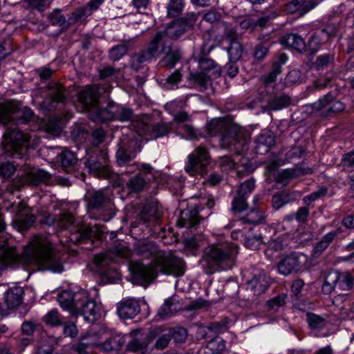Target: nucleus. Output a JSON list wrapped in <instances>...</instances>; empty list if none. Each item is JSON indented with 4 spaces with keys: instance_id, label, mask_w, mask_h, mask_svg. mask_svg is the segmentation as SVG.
Returning a JSON list of instances; mask_svg holds the SVG:
<instances>
[{
    "instance_id": "obj_1",
    "label": "nucleus",
    "mask_w": 354,
    "mask_h": 354,
    "mask_svg": "<svg viewBox=\"0 0 354 354\" xmlns=\"http://www.w3.org/2000/svg\"><path fill=\"white\" fill-rule=\"evenodd\" d=\"M134 250L142 258L152 259L147 265L139 261L130 262L129 270L134 284L147 287L155 281L158 272L177 277L184 274L183 261L170 252L160 250L153 241H138L135 244Z\"/></svg>"
},
{
    "instance_id": "obj_2",
    "label": "nucleus",
    "mask_w": 354,
    "mask_h": 354,
    "mask_svg": "<svg viewBox=\"0 0 354 354\" xmlns=\"http://www.w3.org/2000/svg\"><path fill=\"white\" fill-rule=\"evenodd\" d=\"M237 247L230 243L212 244L207 247L201 266L207 274L231 269L235 264Z\"/></svg>"
},
{
    "instance_id": "obj_3",
    "label": "nucleus",
    "mask_w": 354,
    "mask_h": 354,
    "mask_svg": "<svg viewBox=\"0 0 354 354\" xmlns=\"http://www.w3.org/2000/svg\"><path fill=\"white\" fill-rule=\"evenodd\" d=\"M24 261L29 265H36L40 270H50L61 272L63 266L59 258L53 250V245L46 240H38L26 248L24 253Z\"/></svg>"
},
{
    "instance_id": "obj_4",
    "label": "nucleus",
    "mask_w": 354,
    "mask_h": 354,
    "mask_svg": "<svg viewBox=\"0 0 354 354\" xmlns=\"http://www.w3.org/2000/svg\"><path fill=\"white\" fill-rule=\"evenodd\" d=\"M130 250L125 243H119L112 250L94 257V264L98 269L101 281L103 283H114L120 279V274L113 267L118 257L129 258Z\"/></svg>"
},
{
    "instance_id": "obj_5",
    "label": "nucleus",
    "mask_w": 354,
    "mask_h": 354,
    "mask_svg": "<svg viewBox=\"0 0 354 354\" xmlns=\"http://www.w3.org/2000/svg\"><path fill=\"white\" fill-rule=\"evenodd\" d=\"M74 216L64 212L58 215L57 228L61 230H68L66 232L69 241L75 244H80L91 241L96 235V230L84 225H74Z\"/></svg>"
},
{
    "instance_id": "obj_6",
    "label": "nucleus",
    "mask_w": 354,
    "mask_h": 354,
    "mask_svg": "<svg viewBox=\"0 0 354 354\" xmlns=\"http://www.w3.org/2000/svg\"><path fill=\"white\" fill-rule=\"evenodd\" d=\"M196 21V15L194 13L187 14L186 17L180 18L167 25L163 30L156 32L153 38L155 43L162 46V52L165 51L167 40H177L185 32L192 29Z\"/></svg>"
},
{
    "instance_id": "obj_7",
    "label": "nucleus",
    "mask_w": 354,
    "mask_h": 354,
    "mask_svg": "<svg viewBox=\"0 0 354 354\" xmlns=\"http://www.w3.org/2000/svg\"><path fill=\"white\" fill-rule=\"evenodd\" d=\"M89 213L97 214L104 221H109L115 215V206L108 194L104 190H91L84 196Z\"/></svg>"
},
{
    "instance_id": "obj_8",
    "label": "nucleus",
    "mask_w": 354,
    "mask_h": 354,
    "mask_svg": "<svg viewBox=\"0 0 354 354\" xmlns=\"http://www.w3.org/2000/svg\"><path fill=\"white\" fill-rule=\"evenodd\" d=\"M3 149L8 156L23 158L28 149L30 136L18 128H8L3 136Z\"/></svg>"
},
{
    "instance_id": "obj_9",
    "label": "nucleus",
    "mask_w": 354,
    "mask_h": 354,
    "mask_svg": "<svg viewBox=\"0 0 354 354\" xmlns=\"http://www.w3.org/2000/svg\"><path fill=\"white\" fill-rule=\"evenodd\" d=\"M141 138L136 133L131 132L129 135L123 136L118 144L115 152L116 163L120 167L129 165L130 170L124 171L125 174L133 172L137 166L135 164L129 165L136 157V153L140 150Z\"/></svg>"
},
{
    "instance_id": "obj_10",
    "label": "nucleus",
    "mask_w": 354,
    "mask_h": 354,
    "mask_svg": "<svg viewBox=\"0 0 354 354\" xmlns=\"http://www.w3.org/2000/svg\"><path fill=\"white\" fill-rule=\"evenodd\" d=\"M33 116L34 113L29 107L21 108V104L17 101L0 104V122L5 125L12 121L17 124H26Z\"/></svg>"
},
{
    "instance_id": "obj_11",
    "label": "nucleus",
    "mask_w": 354,
    "mask_h": 354,
    "mask_svg": "<svg viewBox=\"0 0 354 354\" xmlns=\"http://www.w3.org/2000/svg\"><path fill=\"white\" fill-rule=\"evenodd\" d=\"M353 286L354 277L351 272L331 270L325 277L322 291L327 295L332 292L346 293L352 290Z\"/></svg>"
},
{
    "instance_id": "obj_12",
    "label": "nucleus",
    "mask_w": 354,
    "mask_h": 354,
    "mask_svg": "<svg viewBox=\"0 0 354 354\" xmlns=\"http://www.w3.org/2000/svg\"><path fill=\"white\" fill-rule=\"evenodd\" d=\"M269 278L263 272L254 274L246 282L245 291L240 296L245 301V306L253 308L260 303L259 297L269 287Z\"/></svg>"
},
{
    "instance_id": "obj_13",
    "label": "nucleus",
    "mask_w": 354,
    "mask_h": 354,
    "mask_svg": "<svg viewBox=\"0 0 354 354\" xmlns=\"http://www.w3.org/2000/svg\"><path fill=\"white\" fill-rule=\"evenodd\" d=\"M44 92L46 93V97L39 106L46 114L55 111L59 104H64L66 102V89L60 83H48L44 88Z\"/></svg>"
},
{
    "instance_id": "obj_14",
    "label": "nucleus",
    "mask_w": 354,
    "mask_h": 354,
    "mask_svg": "<svg viewBox=\"0 0 354 354\" xmlns=\"http://www.w3.org/2000/svg\"><path fill=\"white\" fill-rule=\"evenodd\" d=\"M108 162V154L102 151L92 153L83 160V163L90 174L104 178H110L112 176Z\"/></svg>"
},
{
    "instance_id": "obj_15",
    "label": "nucleus",
    "mask_w": 354,
    "mask_h": 354,
    "mask_svg": "<svg viewBox=\"0 0 354 354\" xmlns=\"http://www.w3.org/2000/svg\"><path fill=\"white\" fill-rule=\"evenodd\" d=\"M209 162L210 155L207 149L204 146H199L188 156L185 170L192 176L203 175Z\"/></svg>"
},
{
    "instance_id": "obj_16",
    "label": "nucleus",
    "mask_w": 354,
    "mask_h": 354,
    "mask_svg": "<svg viewBox=\"0 0 354 354\" xmlns=\"http://www.w3.org/2000/svg\"><path fill=\"white\" fill-rule=\"evenodd\" d=\"M149 118H140L132 124L133 133L140 138L142 136H148V139H156L167 135L170 131V127L166 123L150 124Z\"/></svg>"
},
{
    "instance_id": "obj_17",
    "label": "nucleus",
    "mask_w": 354,
    "mask_h": 354,
    "mask_svg": "<svg viewBox=\"0 0 354 354\" xmlns=\"http://www.w3.org/2000/svg\"><path fill=\"white\" fill-rule=\"evenodd\" d=\"M220 142L223 148H243L248 142V133L241 127L232 122L222 133Z\"/></svg>"
},
{
    "instance_id": "obj_18",
    "label": "nucleus",
    "mask_w": 354,
    "mask_h": 354,
    "mask_svg": "<svg viewBox=\"0 0 354 354\" xmlns=\"http://www.w3.org/2000/svg\"><path fill=\"white\" fill-rule=\"evenodd\" d=\"M110 86L95 84L87 86L79 93L78 100L87 109H93L97 106L102 94L109 92Z\"/></svg>"
},
{
    "instance_id": "obj_19",
    "label": "nucleus",
    "mask_w": 354,
    "mask_h": 354,
    "mask_svg": "<svg viewBox=\"0 0 354 354\" xmlns=\"http://www.w3.org/2000/svg\"><path fill=\"white\" fill-rule=\"evenodd\" d=\"M305 259V256L301 254L291 253L277 263V270L284 276L297 274L302 270Z\"/></svg>"
},
{
    "instance_id": "obj_20",
    "label": "nucleus",
    "mask_w": 354,
    "mask_h": 354,
    "mask_svg": "<svg viewBox=\"0 0 354 354\" xmlns=\"http://www.w3.org/2000/svg\"><path fill=\"white\" fill-rule=\"evenodd\" d=\"M131 339L128 342L127 348L133 353H145L151 341L155 337V333L151 331L145 334L141 329H135L129 333Z\"/></svg>"
},
{
    "instance_id": "obj_21",
    "label": "nucleus",
    "mask_w": 354,
    "mask_h": 354,
    "mask_svg": "<svg viewBox=\"0 0 354 354\" xmlns=\"http://www.w3.org/2000/svg\"><path fill=\"white\" fill-rule=\"evenodd\" d=\"M84 297L76 304L73 316L82 315L88 322H94L98 316V310L94 300L90 299L87 292L82 290Z\"/></svg>"
},
{
    "instance_id": "obj_22",
    "label": "nucleus",
    "mask_w": 354,
    "mask_h": 354,
    "mask_svg": "<svg viewBox=\"0 0 354 354\" xmlns=\"http://www.w3.org/2000/svg\"><path fill=\"white\" fill-rule=\"evenodd\" d=\"M315 107L321 111V115L325 118L334 117L345 109L344 104L339 100H335V97L330 93L315 103Z\"/></svg>"
},
{
    "instance_id": "obj_23",
    "label": "nucleus",
    "mask_w": 354,
    "mask_h": 354,
    "mask_svg": "<svg viewBox=\"0 0 354 354\" xmlns=\"http://www.w3.org/2000/svg\"><path fill=\"white\" fill-rule=\"evenodd\" d=\"M159 55V46L152 39L148 45V47L134 54L131 57V68L138 71L143 67L145 62L151 61L153 58H156Z\"/></svg>"
},
{
    "instance_id": "obj_24",
    "label": "nucleus",
    "mask_w": 354,
    "mask_h": 354,
    "mask_svg": "<svg viewBox=\"0 0 354 354\" xmlns=\"http://www.w3.org/2000/svg\"><path fill=\"white\" fill-rule=\"evenodd\" d=\"M51 180V175L44 169H34L28 172L21 178V184L18 185L15 183L17 189L19 190L24 184L37 186L40 184H48Z\"/></svg>"
},
{
    "instance_id": "obj_25",
    "label": "nucleus",
    "mask_w": 354,
    "mask_h": 354,
    "mask_svg": "<svg viewBox=\"0 0 354 354\" xmlns=\"http://www.w3.org/2000/svg\"><path fill=\"white\" fill-rule=\"evenodd\" d=\"M293 104L292 97L285 92H274L268 99L265 109L279 111L289 107Z\"/></svg>"
},
{
    "instance_id": "obj_26",
    "label": "nucleus",
    "mask_w": 354,
    "mask_h": 354,
    "mask_svg": "<svg viewBox=\"0 0 354 354\" xmlns=\"http://www.w3.org/2000/svg\"><path fill=\"white\" fill-rule=\"evenodd\" d=\"M84 297L82 290L73 292L71 290H63L58 295V301L60 306L68 310L73 315L75 311L76 304Z\"/></svg>"
},
{
    "instance_id": "obj_27",
    "label": "nucleus",
    "mask_w": 354,
    "mask_h": 354,
    "mask_svg": "<svg viewBox=\"0 0 354 354\" xmlns=\"http://www.w3.org/2000/svg\"><path fill=\"white\" fill-rule=\"evenodd\" d=\"M191 121V116L185 111H180L174 115L173 122L181 125V129L186 133L188 139H198L197 132L193 126L187 124Z\"/></svg>"
},
{
    "instance_id": "obj_28",
    "label": "nucleus",
    "mask_w": 354,
    "mask_h": 354,
    "mask_svg": "<svg viewBox=\"0 0 354 354\" xmlns=\"http://www.w3.org/2000/svg\"><path fill=\"white\" fill-rule=\"evenodd\" d=\"M140 311L138 301L128 299L120 301L118 306V313L121 318L132 319Z\"/></svg>"
},
{
    "instance_id": "obj_29",
    "label": "nucleus",
    "mask_w": 354,
    "mask_h": 354,
    "mask_svg": "<svg viewBox=\"0 0 354 354\" xmlns=\"http://www.w3.org/2000/svg\"><path fill=\"white\" fill-rule=\"evenodd\" d=\"M109 107L113 109V120H119L120 122H131V128L133 130L132 124L137 121L133 120L134 114L132 109L117 104L112 100L109 101Z\"/></svg>"
},
{
    "instance_id": "obj_30",
    "label": "nucleus",
    "mask_w": 354,
    "mask_h": 354,
    "mask_svg": "<svg viewBox=\"0 0 354 354\" xmlns=\"http://www.w3.org/2000/svg\"><path fill=\"white\" fill-rule=\"evenodd\" d=\"M161 53H165V56L159 63L162 67L171 68L182 57L181 50L176 46H167L165 45V51L162 52L161 50L159 51V55Z\"/></svg>"
},
{
    "instance_id": "obj_31",
    "label": "nucleus",
    "mask_w": 354,
    "mask_h": 354,
    "mask_svg": "<svg viewBox=\"0 0 354 354\" xmlns=\"http://www.w3.org/2000/svg\"><path fill=\"white\" fill-rule=\"evenodd\" d=\"M124 342V337L116 334L111 335L103 342L96 344V346L103 352L109 353L120 351Z\"/></svg>"
},
{
    "instance_id": "obj_32",
    "label": "nucleus",
    "mask_w": 354,
    "mask_h": 354,
    "mask_svg": "<svg viewBox=\"0 0 354 354\" xmlns=\"http://www.w3.org/2000/svg\"><path fill=\"white\" fill-rule=\"evenodd\" d=\"M281 44L302 53L306 50L304 39L297 34H288L282 37Z\"/></svg>"
},
{
    "instance_id": "obj_33",
    "label": "nucleus",
    "mask_w": 354,
    "mask_h": 354,
    "mask_svg": "<svg viewBox=\"0 0 354 354\" xmlns=\"http://www.w3.org/2000/svg\"><path fill=\"white\" fill-rule=\"evenodd\" d=\"M232 122L224 118L212 119L206 126L207 131L211 136L218 134L221 137L222 133L227 128Z\"/></svg>"
},
{
    "instance_id": "obj_34",
    "label": "nucleus",
    "mask_w": 354,
    "mask_h": 354,
    "mask_svg": "<svg viewBox=\"0 0 354 354\" xmlns=\"http://www.w3.org/2000/svg\"><path fill=\"white\" fill-rule=\"evenodd\" d=\"M158 203L155 200L147 201L140 212V218L145 222H149L151 220H157L158 216Z\"/></svg>"
},
{
    "instance_id": "obj_35",
    "label": "nucleus",
    "mask_w": 354,
    "mask_h": 354,
    "mask_svg": "<svg viewBox=\"0 0 354 354\" xmlns=\"http://www.w3.org/2000/svg\"><path fill=\"white\" fill-rule=\"evenodd\" d=\"M338 234L337 230L330 232L324 235L322 239L317 242L313 248V256L315 258L319 257L322 252L329 246Z\"/></svg>"
},
{
    "instance_id": "obj_36",
    "label": "nucleus",
    "mask_w": 354,
    "mask_h": 354,
    "mask_svg": "<svg viewBox=\"0 0 354 354\" xmlns=\"http://www.w3.org/2000/svg\"><path fill=\"white\" fill-rule=\"evenodd\" d=\"M24 290L21 287L10 288L6 294V302L8 308H15L22 302Z\"/></svg>"
},
{
    "instance_id": "obj_37",
    "label": "nucleus",
    "mask_w": 354,
    "mask_h": 354,
    "mask_svg": "<svg viewBox=\"0 0 354 354\" xmlns=\"http://www.w3.org/2000/svg\"><path fill=\"white\" fill-rule=\"evenodd\" d=\"M302 174H308L311 172V169L310 168L307 169H301L298 168L296 169H284L280 172H279L275 176L274 180L277 183L281 184L283 185H286L288 183V180L290 178H295L298 174L297 173L300 171Z\"/></svg>"
},
{
    "instance_id": "obj_38",
    "label": "nucleus",
    "mask_w": 354,
    "mask_h": 354,
    "mask_svg": "<svg viewBox=\"0 0 354 354\" xmlns=\"http://www.w3.org/2000/svg\"><path fill=\"white\" fill-rule=\"evenodd\" d=\"M198 223L199 218L196 209L183 211L180 218L178 220L179 225L187 228L194 227L196 226Z\"/></svg>"
},
{
    "instance_id": "obj_39",
    "label": "nucleus",
    "mask_w": 354,
    "mask_h": 354,
    "mask_svg": "<svg viewBox=\"0 0 354 354\" xmlns=\"http://www.w3.org/2000/svg\"><path fill=\"white\" fill-rule=\"evenodd\" d=\"M91 119L95 122H104L113 120V109L109 107V104L105 108H94L91 113Z\"/></svg>"
},
{
    "instance_id": "obj_40",
    "label": "nucleus",
    "mask_w": 354,
    "mask_h": 354,
    "mask_svg": "<svg viewBox=\"0 0 354 354\" xmlns=\"http://www.w3.org/2000/svg\"><path fill=\"white\" fill-rule=\"evenodd\" d=\"M93 346H96V344L91 339V337L84 336L74 344L71 349L76 354H89Z\"/></svg>"
},
{
    "instance_id": "obj_41",
    "label": "nucleus",
    "mask_w": 354,
    "mask_h": 354,
    "mask_svg": "<svg viewBox=\"0 0 354 354\" xmlns=\"http://www.w3.org/2000/svg\"><path fill=\"white\" fill-rule=\"evenodd\" d=\"M274 144L275 138L272 134L262 133L257 138V146L255 149L258 153L268 152Z\"/></svg>"
},
{
    "instance_id": "obj_42",
    "label": "nucleus",
    "mask_w": 354,
    "mask_h": 354,
    "mask_svg": "<svg viewBox=\"0 0 354 354\" xmlns=\"http://www.w3.org/2000/svg\"><path fill=\"white\" fill-rule=\"evenodd\" d=\"M147 183L141 174H138L131 177L127 183V188L129 193H139L144 190Z\"/></svg>"
},
{
    "instance_id": "obj_43",
    "label": "nucleus",
    "mask_w": 354,
    "mask_h": 354,
    "mask_svg": "<svg viewBox=\"0 0 354 354\" xmlns=\"http://www.w3.org/2000/svg\"><path fill=\"white\" fill-rule=\"evenodd\" d=\"M35 221L34 215L21 213L14 221V226L19 231H26L33 225Z\"/></svg>"
},
{
    "instance_id": "obj_44",
    "label": "nucleus",
    "mask_w": 354,
    "mask_h": 354,
    "mask_svg": "<svg viewBox=\"0 0 354 354\" xmlns=\"http://www.w3.org/2000/svg\"><path fill=\"white\" fill-rule=\"evenodd\" d=\"M225 348V342L220 337L209 341L204 349L205 354H223Z\"/></svg>"
},
{
    "instance_id": "obj_45",
    "label": "nucleus",
    "mask_w": 354,
    "mask_h": 354,
    "mask_svg": "<svg viewBox=\"0 0 354 354\" xmlns=\"http://www.w3.org/2000/svg\"><path fill=\"white\" fill-rule=\"evenodd\" d=\"M265 219L266 215L264 212L257 209H252L245 216L241 218L243 223L254 225L263 223Z\"/></svg>"
},
{
    "instance_id": "obj_46",
    "label": "nucleus",
    "mask_w": 354,
    "mask_h": 354,
    "mask_svg": "<svg viewBox=\"0 0 354 354\" xmlns=\"http://www.w3.org/2000/svg\"><path fill=\"white\" fill-rule=\"evenodd\" d=\"M306 321L310 329L320 330L326 324V319L314 313L308 312L306 315Z\"/></svg>"
},
{
    "instance_id": "obj_47",
    "label": "nucleus",
    "mask_w": 354,
    "mask_h": 354,
    "mask_svg": "<svg viewBox=\"0 0 354 354\" xmlns=\"http://www.w3.org/2000/svg\"><path fill=\"white\" fill-rule=\"evenodd\" d=\"M179 309H180L179 304L173 297H171L165 301L164 305L160 309L158 315L162 318H166L176 313Z\"/></svg>"
},
{
    "instance_id": "obj_48",
    "label": "nucleus",
    "mask_w": 354,
    "mask_h": 354,
    "mask_svg": "<svg viewBox=\"0 0 354 354\" xmlns=\"http://www.w3.org/2000/svg\"><path fill=\"white\" fill-rule=\"evenodd\" d=\"M227 50L231 62H236L241 58L243 47L239 41H234L230 43V46L227 48Z\"/></svg>"
},
{
    "instance_id": "obj_49",
    "label": "nucleus",
    "mask_w": 354,
    "mask_h": 354,
    "mask_svg": "<svg viewBox=\"0 0 354 354\" xmlns=\"http://www.w3.org/2000/svg\"><path fill=\"white\" fill-rule=\"evenodd\" d=\"M59 156L61 165L65 169L72 168L77 162L75 154L69 150H64Z\"/></svg>"
},
{
    "instance_id": "obj_50",
    "label": "nucleus",
    "mask_w": 354,
    "mask_h": 354,
    "mask_svg": "<svg viewBox=\"0 0 354 354\" xmlns=\"http://www.w3.org/2000/svg\"><path fill=\"white\" fill-rule=\"evenodd\" d=\"M335 55L333 53H327L319 55L313 63L314 66L318 69H324L328 67L334 62Z\"/></svg>"
},
{
    "instance_id": "obj_51",
    "label": "nucleus",
    "mask_w": 354,
    "mask_h": 354,
    "mask_svg": "<svg viewBox=\"0 0 354 354\" xmlns=\"http://www.w3.org/2000/svg\"><path fill=\"white\" fill-rule=\"evenodd\" d=\"M189 80H192L194 84L198 85L201 91L205 90L210 81L209 77L203 72L191 73Z\"/></svg>"
},
{
    "instance_id": "obj_52",
    "label": "nucleus",
    "mask_w": 354,
    "mask_h": 354,
    "mask_svg": "<svg viewBox=\"0 0 354 354\" xmlns=\"http://www.w3.org/2000/svg\"><path fill=\"white\" fill-rule=\"evenodd\" d=\"M129 41H125L120 45L113 46L109 53V57L111 60L115 62L121 59L127 52V43Z\"/></svg>"
},
{
    "instance_id": "obj_53",
    "label": "nucleus",
    "mask_w": 354,
    "mask_h": 354,
    "mask_svg": "<svg viewBox=\"0 0 354 354\" xmlns=\"http://www.w3.org/2000/svg\"><path fill=\"white\" fill-rule=\"evenodd\" d=\"M290 201V195L285 192H281L278 194H276L272 198V207L275 209H279V208L284 206L286 204L288 203Z\"/></svg>"
},
{
    "instance_id": "obj_54",
    "label": "nucleus",
    "mask_w": 354,
    "mask_h": 354,
    "mask_svg": "<svg viewBox=\"0 0 354 354\" xmlns=\"http://www.w3.org/2000/svg\"><path fill=\"white\" fill-rule=\"evenodd\" d=\"M270 47V42L268 41H264L258 44L254 47L253 55L255 59L262 60L267 55Z\"/></svg>"
},
{
    "instance_id": "obj_55",
    "label": "nucleus",
    "mask_w": 354,
    "mask_h": 354,
    "mask_svg": "<svg viewBox=\"0 0 354 354\" xmlns=\"http://www.w3.org/2000/svg\"><path fill=\"white\" fill-rule=\"evenodd\" d=\"M169 334L171 339H173L176 342L182 343L187 338V330L183 327L172 328L169 330Z\"/></svg>"
},
{
    "instance_id": "obj_56",
    "label": "nucleus",
    "mask_w": 354,
    "mask_h": 354,
    "mask_svg": "<svg viewBox=\"0 0 354 354\" xmlns=\"http://www.w3.org/2000/svg\"><path fill=\"white\" fill-rule=\"evenodd\" d=\"M330 82V78L319 77L314 80L312 84L308 86L306 88V92L308 93H312L315 91L323 89L327 86Z\"/></svg>"
},
{
    "instance_id": "obj_57",
    "label": "nucleus",
    "mask_w": 354,
    "mask_h": 354,
    "mask_svg": "<svg viewBox=\"0 0 354 354\" xmlns=\"http://www.w3.org/2000/svg\"><path fill=\"white\" fill-rule=\"evenodd\" d=\"M183 8V0H170L167 7L168 15L171 17L178 16Z\"/></svg>"
},
{
    "instance_id": "obj_58",
    "label": "nucleus",
    "mask_w": 354,
    "mask_h": 354,
    "mask_svg": "<svg viewBox=\"0 0 354 354\" xmlns=\"http://www.w3.org/2000/svg\"><path fill=\"white\" fill-rule=\"evenodd\" d=\"M286 295L280 294L277 297L268 300L266 306L268 310H276L279 307L283 306L286 303Z\"/></svg>"
},
{
    "instance_id": "obj_59",
    "label": "nucleus",
    "mask_w": 354,
    "mask_h": 354,
    "mask_svg": "<svg viewBox=\"0 0 354 354\" xmlns=\"http://www.w3.org/2000/svg\"><path fill=\"white\" fill-rule=\"evenodd\" d=\"M326 194L327 188L322 187H320L318 190L313 192L310 194L304 197L303 201L306 205L310 206L312 202L324 196Z\"/></svg>"
},
{
    "instance_id": "obj_60",
    "label": "nucleus",
    "mask_w": 354,
    "mask_h": 354,
    "mask_svg": "<svg viewBox=\"0 0 354 354\" xmlns=\"http://www.w3.org/2000/svg\"><path fill=\"white\" fill-rule=\"evenodd\" d=\"M246 198L245 196L236 193V196L232 201V211L234 212H240L245 209L248 207Z\"/></svg>"
},
{
    "instance_id": "obj_61",
    "label": "nucleus",
    "mask_w": 354,
    "mask_h": 354,
    "mask_svg": "<svg viewBox=\"0 0 354 354\" xmlns=\"http://www.w3.org/2000/svg\"><path fill=\"white\" fill-rule=\"evenodd\" d=\"M45 322L46 324L55 326L64 324L62 317L59 315L57 311L51 310L45 317Z\"/></svg>"
},
{
    "instance_id": "obj_62",
    "label": "nucleus",
    "mask_w": 354,
    "mask_h": 354,
    "mask_svg": "<svg viewBox=\"0 0 354 354\" xmlns=\"http://www.w3.org/2000/svg\"><path fill=\"white\" fill-rule=\"evenodd\" d=\"M255 187L254 180L250 178L249 180H245L244 183L241 184L239 189L237 190V194L245 196L247 198L248 195L250 194Z\"/></svg>"
},
{
    "instance_id": "obj_63",
    "label": "nucleus",
    "mask_w": 354,
    "mask_h": 354,
    "mask_svg": "<svg viewBox=\"0 0 354 354\" xmlns=\"http://www.w3.org/2000/svg\"><path fill=\"white\" fill-rule=\"evenodd\" d=\"M105 135V131L101 128L94 130L91 133L90 140L92 146L97 147L102 143L104 140Z\"/></svg>"
},
{
    "instance_id": "obj_64",
    "label": "nucleus",
    "mask_w": 354,
    "mask_h": 354,
    "mask_svg": "<svg viewBox=\"0 0 354 354\" xmlns=\"http://www.w3.org/2000/svg\"><path fill=\"white\" fill-rule=\"evenodd\" d=\"M182 77L180 70H176L165 80V84L168 88L173 89L174 86L177 87L178 84L182 80Z\"/></svg>"
}]
</instances>
